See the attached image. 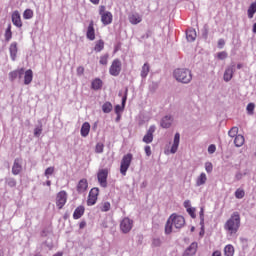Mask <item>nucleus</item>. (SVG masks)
I'll return each instance as SVG.
<instances>
[{
	"mask_svg": "<svg viewBox=\"0 0 256 256\" xmlns=\"http://www.w3.org/2000/svg\"><path fill=\"white\" fill-rule=\"evenodd\" d=\"M239 227H241V215H239V212H233L224 224V231L227 235L233 237V235H237Z\"/></svg>",
	"mask_w": 256,
	"mask_h": 256,
	"instance_id": "1",
	"label": "nucleus"
},
{
	"mask_svg": "<svg viewBox=\"0 0 256 256\" xmlns=\"http://www.w3.org/2000/svg\"><path fill=\"white\" fill-rule=\"evenodd\" d=\"M185 226V218L181 215L172 214L166 223L165 233L166 235H171L173 233V227L175 229H181Z\"/></svg>",
	"mask_w": 256,
	"mask_h": 256,
	"instance_id": "2",
	"label": "nucleus"
},
{
	"mask_svg": "<svg viewBox=\"0 0 256 256\" xmlns=\"http://www.w3.org/2000/svg\"><path fill=\"white\" fill-rule=\"evenodd\" d=\"M24 75V85H31L33 82V70L28 69L25 71V68H20L14 71L9 72L8 77L10 81H15L17 77L21 79Z\"/></svg>",
	"mask_w": 256,
	"mask_h": 256,
	"instance_id": "3",
	"label": "nucleus"
},
{
	"mask_svg": "<svg viewBox=\"0 0 256 256\" xmlns=\"http://www.w3.org/2000/svg\"><path fill=\"white\" fill-rule=\"evenodd\" d=\"M173 77L178 81V83H183L184 85H188L190 81L193 80V74L191 70L186 68H178L173 72Z\"/></svg>",
	"mask_w": 256,
	"mask_h": 256,
	"instance_id": "4",
	"label": "nucleus"
},
{
	"mask_svg": "<svg viewBox=\"0 0 256 256\" xmlns=\"http://www.w3.org/2000/svg\"><path fill=\"white\" fill-rule=\"evenodd\" d=\"M131 161H133V154L128 153L123 156L120 164L121 175H127V171L129 170V167H131Z\"/></svg>",
	"mask_w": 256,
	"mask_h": 256,
	"instance_id": "5",
	"label": "nucleus"
},
{
	"mask_svg": "<svg viewBox=\"0 0 256 256\" xmlns=\"http://www.w3.org/2000/svg\"><path fill=\"white\" fill-rule=\"evenodd\" d=\"M99 15L101 16V22L103 25H111L113 23V14L109 11H105V6H100Z\"/></svg>",
	"mask_w": 256,
	"mask_h": 256,
	"instance_id": "6",
	"label": "nucleus"
},
{
	"mask_svg": "<svg viewBox=\"0 0 256 256\" xmlns=\"http://www.w3.org/2000/svg\"><path fill=\"white\" fill-rule=\"evenodd\" d=\"M109 177V169L102 168L98 170L97 173V180L100 185V187H103V189H106L107 187V178Z\"/></svg>",
	"mask_w": 256,
	"mask_h": 256,
	"instance_id": "7",
	"label": "nucleus"
},
{
	"mask_svg": "<svg viewBox=\"0 0 256 256\" xmlns=\"http://www.w3.org/2000/svg\"><path fill=\"white\" fill-rule=\"evenodd\" d=\"M110 75L113 77H118V75L121 73V60L115 59L109 69Z\"/></svg>",
	"mask_w": 256,
	"mask_h": 256,
	"instance_id": "8",
	"label": "nucleus"
},
{
	"mask_svg": "<svg viewBox=\"0 0 256 256\" xmlns=\"http://www.w3.org/2000/svg\"><path fill=\"white\" fill-rule=\"evenodd\" d=\"M99 196V188H92L88 195L87 205L88 207H92L97 203V197Z\"/></svg>",
	"mask_w": 256,
	"mask_h": 256,
	"instance_id": "9",
	"label": "nucleus"
},
{
	"mask_svg": "<svg viewBox=\"0 0 256 256\" xmlns=\"http://www.w3.org/2000/svg\"><path fill=\"white\" fill-rule=\"evenodd\" d=\"M120 229L122 233H129L133 229V220L124 218L120 223Z\"/></svg>",
	"mask_w": 256,
	"mask_h": 256,
	"instance_id": "10",
	"label": "nucleus"
},
{
	"mask_svg": "<svg viewBox=\"0 0 256 256\" xmlns=\"http://www.w3.org/2000/svg\"><path fill=\"white\" fill-rule=\"evenodd\" d=\"M65 203H67V192L60 191L56 196V205L58 209L65 207Z\"/></svg>",
	"mask_w": 256,
	"mask_h": 256,
	"instance_id": "11",
	"label": "nucleus"
},
{
	"mask_svg": "<svg viewBox=\"0 0 256 256\" xmlns=\"http://www.w3.org/2000/svg\"><path fill=\"white\" fill-rule=\"evenodd\" d=\"M197 249H199V244L197 242H192L183 252L182 256H194L197 254Z\"/></svg>",
	"mask_w": 256,
	"mask_h": 256,
	"instance_id": "12",
	"label": "nucleus"
},
{
	"mask_svg": "<svg viewBox=\"0 0 256 256\" xmlns=\"http://www.w3.org/2000/svg\"><path fill=\"white\" fill-rule=\"evenodd\" d=\"M233 73H235V64H232L225 69L223 79L226 83H229V81L233 79Z\"/></svg>",
	"mask_w": 256,
	"mask_h": 256,
	"instance_id": "13",
	"label": "nucleus"
},
{
	"mask_svg": "<svg viewBox=\"0 0 256 256\" xmlns=\"http://www.w3.org/2000/svg\"><path fill=\"white\" fill-rule=\"evenodd\" d=\"M181 142V134H179V132H177L175 135H174V139H173V143H172V146H171V149H170V153L172 155H175V153L178 151L179 149V143Z\"/></svg>",
	"mask_w": 256,
	"mask_h": 256,
	"instance_id": "14",
	"label": "nucleus"
},
{
	"mask_svg": "<svg viewBox=\"0 0 256 256\" xmlns=\"http://www.w3.org/2000/svg\"><path fill=\"white\" fill-rule=\"evenodd\" d=\"M86 37L89 39V41H95V24L93 21H90L88 25Z\"/></svg>",
	"mask_w": 256,
	"mask_h": 256,
	"instance_id": "15",
	"label": "nucleus"
},
{
	"mask_svg": "<svg viewBox=\"0 0 256 256\" xmlns=\"http://www.w3.org/2000/svg\"><path fill=\"white\" fill-rule=\"evenodd\" d=\"M12 23L15 25V27H23V22H21V14H19V11H14L12 13Z\"/></svg>",
	"mask_w": 256,
	"mask_h": 256,
	"instance_id": "16",
	"label": "nucleus"
},
{
	"mask_svg": "<svg viewBox=\"0 0 256 256\" xmlns=\"http://www.w3.org/2000/svg\"><path fill=\"white\" fill-rule=\"evenodd\" d=\"M127 93H129V89H125V94L122 97V105H116L115 106V113L116 115H119L125 109V103H127Z\"/></svg>",
	"mask_w": 256,
	"mask_h": 256,
	"instance_id": "17",
	"label": "nucleus"
},
{
	"mask_svg": "<svg viewBox=\"0 0 256 256\" xmlns=\"http://www.w3.org/2000/svg\"><path fill=\"white\" fill-rule=\"evenodd\" d=\"M21 171H23V166L21 165V159L16 158L14 160V164L12 166V173L14 175H19V173H21Z\"/></svg>",
	"mask_w": 256,
	"mask_h": 256,
	"instance_id": "18",
	"label": "nucleus"
},
{
	"mask_svg": "<svg viewBox=\"0 0 256 256\" xmlns=\"http://www.w3.org/2000/svg\"><path fill=\"white\" fill-rule=\"evenodd\" d=\"M88 187H89V183L87 182V179L83 178L78 182L76 189L78 193H85Z\"/></svg>",
	"mask_w": 256,
	"mask_h": 256,
	"instance_id": "19",
	"label": "nucleus"
},
{
	"mask_svg": "<svg viewBox=\"0 0 256 256\" xmlns=\"http://www.w3.org/2000/svg\"><path fill=\"white\" fill-rule=\"evenodd\" d=\"M171 123H173V117L166 115L162 118L160 125L163 129H169V127H171Z\"/></svg>",
	"mask_w": 256,
	"mask_h": 256,
	"instance_id": "20",
	"label": "nucleus"
},
{
	"mask_svg": "<svg viewBox=\"0 0 256 256\" xmlns=\"http://www.w3.org/2000/svg\"><path fill=\"white\" fill-rule=\"evenodd\" d=\"M129 22L132 25H139V23H141L143 21V18L141 17V15L135 13V14H131L129 17Z\"/></svg>",
	"mask_w": 256,
	"mask_h": 256,
	"instance_id": "21",
	"label": "nucleus"
},
{
	"mask_svg": "<svg viewBox=\"0 0 256 256\" xmlns=\"http://www.w3.org/2000/svg\"><path fill=\"white\" fill-rule=\"evenodd\" d=\"M186 39L190 43H193V41H195V39H197V31H195V29L186 30Z\"/></svg>",
	"mask_w": 256,
	"mask_h": 256,
	"instance_id": "22",
	"label": "nucleus"
},
{
	"mask_svg": "<svg viewBox=\"0 0 256 256\" xmlns=\"http://www.w3.org/2000/svg\"><path fill=\"white\" fill-rule=\"evenodd\" d=\"M207 183V174L202 172L196 179V187H201Z\"/></svg>",
	"mask_w": 256,
	"mask_h": 256,
	"instance_id": "23",
	"label": "nucleus"
},
{
	"mask_svg": "<svg viewBox=\"0 0 256 256\" xmlns=\"http://www.w3.org/2000/svg\"><path fill=\"white\" fill-rule=\"evenodd\" d=\"M84 214H85V207L78 206L73 213V219H81V217H83Z\"/></svg>",
	"mask_w": 256,
	"mask_h": 256,
	"instance_id": "24",
	"label": "nucleus"
},
{
	"mask_svg": "<svg viewBox=\"0 0 256 256\" xmlns=\"http://www.w3.org/2000/svg\"><path fill=\"white\" fill-rule=\"evenodd\" d=\"M9 51H10V57L12 61H15V59H17V42H13L10 45Z\"/></svg>",
	"mask_w": 256,
	"mask_h": 256,
	"instance_id": "25",
	"label": "nucleus"
},
{
	"mask_svg": "<svg viewBox=\"0 0 256 256\" xmlns=\"http://www.w3.org/2000/svg\"><path fill=\"white\" fill-rule=\"evenodd\" d=\"M153 133H155V130L153 129L148 130L146 135L143 137V143H146V144L153 143Z\"/></svg>",
	"mask_w": 256,
	"mask_h": 256,
	"instance_id": "26",
	"label": "nucleus"
},
{
	"mask_svg": "<svg viewBox=\"0 0 256 256\" xmlns=\"http://www.w3.org/2000/svg\"><path fill=\"white\" fill-rule=\"evenodd\" d=\"M256 14V1L253 2L247 10V15H248V19H253V17H255Z\"/></svg>",
	"mask_w": 256,
	"mask_h": 256,
	"instance_id": "27",
	"label": "nucleus"
},
{
	"mask_svg": "<svg viewBox=\"0 0 256 256\" xmlns=\"http://www.w3.org/2000/svg\"><path fill=\"white\" fill-rule=\"evenodd\" d=\"M245 143V137L243 135L238 134L234 139V145L236 147H243V144Z\"/></svg>",
	"mask_w": 256,
	"mask_h": 256,
	"instance_id": "28",
	"label": "nucleus"
},
{
	"mask_svg": "<svg viewBox=\"0 0 256 256\" xmlns=\"http://www.w3.org/2000/svg\"><path fill=\"white\" fill-rule=\"evenodd\" d=\"M224 255L225 256H233L235 255V248L233 247V245L228 244L225 246L224 248Z\"/></svg>",
	"mask_w": 256,
	"mask_h": 256,
	"instance_id": "29",
	"label": "nucleus"
},
{
	"mask_svg": "<svg viewBox=\"0 0 256 256\" xmlns=\"http://www.w3.org/2000/svg\"><path fill=\"white\" fill-rule=\"evenodd\" d=\"M103 49H105V42L103 40L97 41L94 47V51L96 53H101Z\"/></svg>",
	"mask_w": 256,
	"mask_h": 256,
	"instance_id": "30",
	"label": "nucleus"
},
{
	"mask_svg": "<svg viewBox=\"0 0 256 256\" xmlns=\"http://www.w3.org/2000/svg\"><path fill=\"white\" fill-rule=\"evenodd\" d=\"M101 87H103V81H101V79H99V78H96L92 82V89H94V91H99V89H101Z\"/></svg>",
	"mask_w": 256,
	"mask_h": 256,
	"instance_id": "31",
	"label": "nucleus"
},
{
	"mask_svg": "<svg viewBox=\"0 0 256 256\" xmlns=\"http://www.w3.org/2000/svg\"><path fill=\"white\" fill-rule=\"evenodd\" d=\"M149 71H150L149 64H148V63H145V64L142 66V70H141V73H140L142 79H145V78L149 75Z\"/></svg>",
	"mask_w": 256,
	"mask_h": 256,
	"instance_id": "32",
	"label": "nucleus"
},
{
	"mask_svg": "<svg viewBox=\"0 0 256 256\" xmlns=\"http://www.w3.org/2000/svg\"><path fill=\"white\" fill-rule=\"evenodd\" d=\"M102 111L103 113H111V111H113V104H111V102H105L102 105Z\"/></svg>",
	"mask_w": 256,
	"mask_h": 256,
	"instance_id": "33",
	"label": "nucleus"
},
{
	"mask_svg": "<svg viewBox=\"0 0 256 256\" xmlns=\"http://www.w3.org/2000/svg\"><path fill=\"white\" fill-rule=\"evenodd\" d=\"M12 37H13V32H11V24H9L5 31V40L11 41Z\"/></svg>",
	"mask_w": 256,
	"mask_h": 256,
	"instance_id": "34",
	"label": "nucleus"
},
{
	"mask_svg": "<svg viewBox=\"0 0 256 256\" xmlns=\"http://www.w3.org/2000/svg\"><path fill=\"white\" fill-rule=\"evenodd\" d=\"M235 197H236V199H243V197H245V190L238 188L235 191Z\"/></svg>",
	"mask_w": 256,
	"mask_h": 256,
	"instance_id": "35",
	"label": "nucleus"
},
{
	"mask_svg": "<svg viewBox=\"0 0 256 256\" xmlns=\"http://www.w3.org/2000/svg\"><path fill=\"white\" fill-rule=\"evenodd\" d=\"M248 115H253L255 113V103H249L246 107Z\"/></svg>",
	"mask_w": 256,
	"mask_h": 256,
	"instance_id": "36",
	"label": "nucleus"
},
{
	"mask_svg": "<svg viewBox=\"0 0 256 256\" xmlns=\"http://www.w3.org/2000/svg\"><path fill=\"white\" fill-rule=\"evenodd\" d=\"M23 18L24 19H33V10L31 9H26L23 13Z\"/></svg>",
	"mask_w": 256,
	"mask_h": 256,
	"instance_id": "37",
	"label": "nucleus"
},
{
	"mask_svg": "<svg viewBox=\"0 0 256 256\" xmlns=\"http://www.w3.org/2000/svg\"><path fill=\"white\" fill-rule=\"evenodd\" d=\"M109 62V54H104L100 57L99 63L100 65H107Z\"/></svg>",
	"mask_w": 256,
	"mask_h": 256,
	"instance_id": "38",
	"label": "nucleus"
},
{
	"mask_svg": "<svg viewBox=\"0 0 256 256\" xmlns=\"http://www.w3.org/2000/svg\"><path fill=\"white\" fill-rule=\"evenodd\" d=\"M105 149V145L103 143L98 142L95 147V153L101 154L103 153V150Z\"/></svg>",
	"mask_w": 256,
	"mask_h": 256,
	"instance_id": "39",
	"label": "nucleus"
},
{
	"mask_svg": "<svg viewBox=\"0 0 256 256\" xmlns=\"http://www.w3.org/2000/svg\"><path fill=\"white\" fill-rule=\"evenodd\" d=\"M111 209V203L109 202H104L100 208V210L103 212V213H107V211H109Z\"/></svg>",
	"mask_w": 256,
	"mask_h": 256,
	"instance_id": "40",
	"label": "nucleus"
},
{
	"mask_svg": "<svg viewBox=\"0 0 256 256\" xmlns=\"http://www.w3.org/2000/svg\"><path fill=\"white\" fill-rule=\"evenodd\" d=\"M53 173H55V167H48L45 170L44 175L45 177H47V179H49V176L52 175Z\"/></svg>",
	"mask_w": 256,
	"mask_h": 256,
	"instance_id": "41",
	"label": "nucleus"
},
{
	"mask_svg": "<svg viewBox=\"0 0 256 256\" xmlns=\"http://www.w3.org/2000/svg\"><path fill=\"white\" fill-rule=\"evenodd\" d=\"M205 171H206V173H213V163L206 162L205 163Z\"/></svg>",
	"mask_w": 256,
	"mask_h": 256,
	"instance_id": "42",
	"label": "nucleus"
},
{
	"mask_svg": "<svg viewBox=\"0 0 256 256\" xmlns=\"http://www.w3.org/2000/svg\"><path fill=\"white\" fill-rule=\"evenodd\" d=\"M227 57H228V54L225 51L219 52L217 54V58L220 59V61H225V59H227Z\"/></svg>",
	"mask_w": 256,
	"mask_h": 256,
	"instance_id": "43",
	"label": "nucleus"
},
{
	"mask_svg": "<svg viewBox=\"0 0 256 256\" xmlns=\"http://www.w3.org/2000/svg\"><path fill=\"white\" fill-rule=\"evenodd\" d=\"M161 238L152 239V247H161Z\"/></svg>",
	"mask_w": 256,
	"mask_h": 256,
	"instance_id": "44",
	"label": "nucleus"
},
{
	"mask_svg": "<svg viewBox=\"0 0 256 256\" xmlns=\"http://www.w3.org/2000/svg\"><path fill=\"white\" fill-rule=\"evenodd\" d=\"M217 151V146H215V144H211L208 147V153L209 155H213V153H215Z\"/></svg>",
	"mask_w": 256,
	"mask_h": 256,
	"instance_id": "45",
	"label": "nucleus"
},
{
	"mask_svg": "<svg viewBox=\"0 0 256 256\" xmlns=\"http://www.w3.org/2000/svg\"><path fill=\"white\" fill-rule=\"evenodd\" d=\"M7 185L9 187H15V185H17V182L15 181V179L13 178H9L7 181H6Z\"/></svg>",
	"mask_w": 256,
	"mask_h": 256,
	"instance_id": "46",
	"label": "nucleus"
},
{
	"mask_svg": "<svg viewBox=\"0 0 256 256\" xmlns=\"http://www.w3.org/2000/svg\"><path fill=\"white\" fill-rule=\"evenodd\" d=\"M187 211V213L190 215V217H192V219H195V217H197L196 215H195V208H189L188 210H186Z\"/></svg>",
	"mask_w": 256,
	"mask_h": 256,
	"instance_id": "47",
	"label": "nucleus"
},
{
	"mask_svg": "<svg viewBox=\"0 0 256 256\" xmlns=\"http://www.w3.org/2000/svg\"><path fill=\"white\" fill-rule=\"evenodd\" d=\"M229 137H236L237 136V129H230L228 131Z\"/></svg>",
	"mask_w": 256,
	"mask_h": 256,
	"instance_id": "48",
	"label": "nucleus"
},
{
	"mask_svg": "<svg viewBox=\"0 0 256 256\" xmlns=\"http://www.w3.org/2000/svg\"><path fill=\"white\" fill-rule=\"evenodd\" d=\"M183 205H184L186 211H187L188 209H191V208H192V207H191V200H185Z\"/></svg>",
	"mask_w": 256,
	"mask_h": 256,
	"instance_id": "49",
	"label": "nucleus"
},
{
	"mask_svg": "<svg viewBox=\"0 0 256 256\" xmlns=\"http://www.w3.org/2000/svg\"><path fill=\"white\" fill-rule=\"evenodd\" d=\"M144 151L147 157H151V146H145Z\"/></svg>",
	"mask_w": 256,
	"mask_h": 256,
	"instance_id": "50",
	"label": "nucleus"
},
{
	"mask_svg": "<svg viewBox=\"0 0 256 256\" xmlns=\"http://www.w3.org/2000/svg\"><path fill=\"white\" fill-rule=\"evenodd\" d=\"M218 47H219V49H223V47H225V40L224 39H219L218 40Z\"/></svg>",
	"mask_w": 256,
	"mask_h": 256,
	"instance_id": "51",
	"label": "nucleus"
},
{
	"mask_svg": "<svg viewBox=\"0 0 256 256\" xmlns=\"http://www.w3.org/2000/svg\"><path fill=\"white\" fill-rule=\"evenodd\" d=\"M80 133L82 137H87V135H89V129H81Z\"/></svg>",
	"mask_w": 256,
	"mask_h": 256,
	"instance_id": "52",
	"label": "nucleus"
},
{
	"mask_svg": "<svg viewBox=\"0 0 256 256\" xmlns=\"http://www.w3.org/2000/svg\"><path fill=\"white\" fill-rule=\"evenodd\" d=\"M81 129H91V124H89L88 122H85V123L82 125Z\"/></svg>",
	"mask_w": 256,
	"mask_h": 256,
	"instance_id": "53",
	"label": "nucleus"
},
{
	"mask_svg": "<svg viewBox=\"0 0 256 256\" xmlns=\"http://www.w3.org/2000/svg\"><path fill=\"white\" fill-rule=\"evenodd\" d=\"M42 130L41 129H37V130H35L34 131V135L36 136V137H41V132Z\"/></svg>",
	"mask_w": 256,
	"mask_h": 256,
	"instance_id": "54",
	"label": "nucleus"
},
{
	"mask_svg": "<svg viewBox=\"0 0 256 256\" xmlns=\"http://www.w3.org/2000/svg\"><path fill=\"white\" fill-rule=\"evenodd\" d=\"M200 219H201L202 223H203V221H205L203 208H201V210H200Z\"/></svg>",
	"mask_w": 256,
	"mask_h": 256,
	"instance_id": "55",
	"label": "nucleus"
},
{
	"mask_svg": "<svg viewBox=\"0 0 256 256\" xmlns=\"http://www.w3.org/2000/svg\"><path fill=\"white\" fill-rule=\"evenodd\" d=\"M235 177H236L237 181H241V179H243V174L237 173Z\"/></svg>",
	"mask_w": 256,
	"mask_h": 256,
	"instance_id": "56",
	"label": "nucleus"
},
{
	"mask_svg": "<svg viewBox=\"0 0 256 256\" xmlns=\"http://www.w3.org/2000/svg\"><path fill=\"white\" fill-rule=\"evenodd\" d=\"M212 256H221V252L220 251H215V252H213Z\"/></svg>",
	"mask_w": 256,
	"mask_h": 256,
	"instance_id": "57",
	"label": "nucleus"
},
{
	"mask_svg": "<svg viewBox=\"0 0 256 256\" xmlns=\"http://www.w3.org/2000/svg\"><path fill=\"white\" fill-rule=\"evenodd\" d=\"M90 1L93 3V5H99L100 0H90Z\"/></svg>",
	"mask_w": 256,
	"mask_h": 256,
	"instance_id": "58",
	"label": "nucleus"
},
{
	"mask_svg": "<svg viewBox=\"0 0 256 256\" xmlns=\"http://www.w3.org/2000/svg\"><path fill=\"white\" fill-rule=\"evenodd\" d=\"M252 32L256 34V23L253 24Z\"/></svg>",
	"mask_w": 256,
	"mask_h": 256,
	"instance_id": "59",
	"label": "nucleus"
},
{
	"mask_svg": "<svg viewBox=\"0 0 256 256\" xmlns=\"http://www.w3.org/2000/svg\"><path fill=\"white\" fill-rule=\"evenodd\" d=\"M77 71H78V73H83V71H85V70L83 69V67H79V68L77 69Z\"/></svg>",
	"mask_w": 256,
	"mask_h": 256,
	"instance_id": "60",
	"label": "nucleus"
},
{
	"mask_svg": "<svg viewBox=\"0 0 256 256\" xmlns=\"http://www.w3.org/2000/svg\"><path fill=\"white\" fill-rule=\"evenodd\" d=\"M46 185H47V187H51V181H50V180H47V181H46Z\"/></svg>",
	"mask_w": 256,
	"mask_h": 256,
	"instance_id": "61",
	"label": "nucleus"
},
{
	"mask_svg": "<svg viewBox=\"0 0 256 256\" xmlns=\"http://www.w3.org/2000/svg\"><path fill=\"white\" fill-rule=\"evenodd\" d=\"M53 256H63V253L58 252V253L54 254Z\"/></svg>",
	"mask_w": 256,
	"mask_h": 256,
	"instance_id": "62",
	"label": "nucleus"
},
{
	"mask_svg": "<svg viewBox=\"0 0 256 256\" xmlns=\"http://www.w3.org/2000/svg\"><path fill=\"white\" fill-rule=\"evenodd\" d=\"M84 226H85V224L81 223L80 224V229H83Z\"/></svg>",
	"mask_w": 256,
	"mask_h": 256,
	"instance_id": "63",
	"label": "nucleus"
},
{
	"mask_svg": "<svg viewBox=\"0 0 256 256\" xmlns=\"http://www.w3.org/2000/svg\"><path fill=\"white\" fill-rule=\"evenodd\" d=\"M237 69H241V64H238V65H237Z\"/></svg>",
	"mask_w": 256,
	"mask_h": 256,
	"instance_id": "64",
	"label": "nucleus"
}]
</instances>
